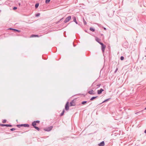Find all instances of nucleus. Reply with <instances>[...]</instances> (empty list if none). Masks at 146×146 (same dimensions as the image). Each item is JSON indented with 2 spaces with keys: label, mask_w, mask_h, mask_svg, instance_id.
<instances>
[{
  "label": "nucleus",
  "mask_w": 146,
  "mask_h": 146,
  "mask_svg": "<svg viewBox=\"0 0 146 146\" xmlns=\"http://www.w3.org/2000/svg\"><path fill=\"white\" fill-rule=\"evenodd\" d=\"M32 125L33 126V127L34 128H35L38 131H39L40 130V128L39 127L36 126V123L35 122V121L32 123Z\"/></svg>",
  "instance_id": "obj_1"
},
{
  "label": "nucleus",
  "mask_w": 146,
  "mask_h": 146,
  "mask_svg": "<svg viewBox=\"0 0 146 146\" xmlns=\"http://www.w3.org/2000/svg\"><path fill=\"white\" fill-rule=\"evenodd\" d=\"M53 127L52 126H50L44 129V131H50L53 128Z\"/></svg>",
  "instance_id": "obj_2"
},
{
  "label": "nucleus",
  "mask_w": 146,
  "mask_h": 146,
  "mask_svg": "<svg viewBox=\"0 0 146 146\" xmlns=\"http://www.w3.org/2000/svg\"><path fill=\"white\" fill-rule=\"evenodd\" d=\"M65 109L66 111H68L69 109V102H67L65 106Z\"/></svg>",
  "instance_id": "obj_3"
},
{
  "label": "nucleus",
  "mask_w": 146,
  "mask_h": 146,
  "mask_svg": "<svg viewBox=\"0 0 146 146\" xmlns=\"http://www.w3.org/2000/svg\"><path fill=\"white\" fill-rule=\"evenodd\" d=\"M71 16H69L67 17L64 21L65 23H66L69 21L71 19Z\"/></svg>",
  "instance_id": "obj_4"
},
{
  "label": "nucleus",
  "mask_w": 146,
  "mask_h": 146,
  "mask_svg": "<svg viewBox=\"0 0 146 146\" xmlns=\"http://www.w3.org/2000/svg\"><path fill=\"white\" fill-rule=\"evenodd\" d=\"M0 125L3 127L6 126L7 127H11L12 126V125H11L5 124H0Z\"/></svg>",
  "instance_id": "obj_5"
},
{
  "label": "nucleus",
  "mask_w": 146,
  "mask_h": 146,
  "mask_svg": "<svg viewBox=\"0 0 146 146\" xmlns=\"http://www.w3.org/2000/svg\"><path fill=\"white\" fill-rule=\"evenodd\" d=\"M104 91V90L102 88H101L100 90H98L97 91V93L98 94H100L102 93V92Z\"/></svg>",
  "instance_id": "obj_6"
},
{
  "label": "nucleus",
  "mask_w": 146,
  "mask_h": 146,
  "mask_svg": "<svg viewBox=\"0 0 146 146\" xmlns=\"http://www.w3.org/2000/svg\"><path fill=\"white\" fill-rule=\"evenodd\" d=\"M76 105L74 103V100H72V101L70 102V106H74Z\"/></svg>",
  "instance_id": "obj_7"
},
{
  "label": "nucleus",
  "mask_w": 146,
  "mask_h": 146,
  "mask_svg": "<svg viewBox=\"0 0 146 146\" xmlns=\"http://www.w3.org/2000/svg\"><path fill=\"white\" fill-rule=\"evenodd\" d=\"M88 93L91 95H93L94 94L93 90H92L90 91H89Z\"/></svg>",
  "instance_id": "obj_8"
},
{
  "label": "nucleus",
  "mask_w": 146,
  "mask_h": 146,
  "mask_svg": "<svg viewBox=\"0 0 146 146\" xmlns=\"http://www.w3.org/2000/svg\"><path fill=\"white\" fill-rule=\"evenodd\" d=\"M105 145L104 142V141H102L101 143H100L98 145L99 146H104Z\"/></svg>",
  "instance_id": "obj_9"
},
{
  "label": "nucleus",
  "mask_w": 146,
  "mask_h": 146,
  "mask_svg": "<svg viewBox=\"0 0 146 146\" xmlns=\"http://www.w3.org/2000/svg\"><path fill=\"white\" fill-rule=\"evenodd\" d=\"M106 46L104 44L102 46V50L103 52H104L106 48Z\"/></svg>",
  "instance_id": "obj_10"
},
{
  "label": "nucleus",
  "mask_w": 146,
  "mask_h": 146,
  "mask_svg": "<svg viewBox=\"0 0 146 146\" xmlns=\"http://www.w3.org/2000/svg\"><path fill=\"white\" fill-rule=\"evenodd\" d=\"M9 29L12 30L14 31L17 32H21V31L20 30H19L18 29H13V28H10Z\"/></svg>",
  "instance_id": "obj_11"
},
{
  "label": "nucleus",
  "mask_w": 146,
  "mask_h": 146,
  "mask_svg": "<svg viewBox=\"0 0 146 146\" xmlns=\"http://www.w3.org/2000/svg\"><path fill=\"white\" fill-rule=\"evenodd\" d=\"M98 97V96H94L92 97L91 99H90V100L91 101H92L94 99L97 98Z\"/></svg>",
  "instance_id": "obj_12"
},
{
  "label": "nucleus",
  "mask_w": 146,
  "mask_h": 146,
  "mask_svg": "<svg viewBox=\"0 0 146 146\" xmlns=\"http://www.w3.org/2000/svg\"><path fill=\"white\" fill-rule=\"evenodd\" d=\"M73 21L75 22L76 24H78V23L76 21V18L75 17H73Z\"/></svg>",
  "instance_id": "obj_13"
},
{
  "label": "nucleus",
  "mask_w": 146,
  "mask_h": 146,
  "mask_svg": "<svg viewBox=\"0 0 146 146\" xmlns=\"http://www.w3.org/2000/svg\"><path fill=\"white\" fill-rule=\"evenodd\" d=\"M38 35H31V37H38Z\"/></svg>",
  "instance_id": "obj_14"
},
{
  "label": "nucleus",
  "mask_w": 146,
  "mask_h": 146,
  "mask_svg": "<svg viewBox=\"0 0 146 146\" xmlns=\"http://www.w3.org/2000/svg\"><path fill=\"white\" fill-rule=\"evenodd\" d=\"M96 41L97 42H98V43H99V42H100V40L97 37H96Z\"/></svg>",
  "instance_id": "obj_15"
},
{
  "label": "nucleus",
  "mask_w": 146,
  "mask_h": 146,
  "mask_svg": "<svg viewBox=\"0 0 146 146\" xmlns=\"http://www.w3.org/2000/svg\"><path fill=\"white\" fill-rule=\"evenodd\" d=\"M29 125L27 124H23V127H29Z\"/></svg>",
  "instance_id": "obj_16"
},
{
  "label": "nucleus",
  "mask_w": 146,
  "mask_h": 146,
  "mask_svg": "<svg viewBox=\"0 0 146 146\" xmlns=\"http://www.w3.org/2000/svg\"><path fill=\"white\" fill-rule=\"evenodd\" d=\"M90 30L92 31V32H94L95 31V29L94 28H93L92 27H90Z\"/></svg>",
  "instance_id": "obj_17"
},
{
  "label": "nucleus",
  "mask_w": 146,
  "mask_h": 146,
  "mask_svg": "<svg viewBox=\"0 0 146 146\" xmlns=\"http://www.w3.org/2000/svg\"><path fill=\"white\" fill-rule=\"evenodd\" d=\"M111 99V98H109L108 99H107L105 100H104L103 102H102V103H103L104 102H106L108 101L110 99Z\"/></svg>",
  "instance_id": "obj_18"
},
{
  "label": "nucleus",
  "mask_w": 146,
  "mask_h": 146,
  "mask_svg": "<svg viewBox=\"0 0 146 146\" xmlns=\"http://www.w3.org/2000/svg\"><path fill=\"white\" fill-rule=\"evenodd\" d=\"M83 19L84 24V25H86L87 24L86 22V21L84 19V18H83Z\"/></svg>",
  "instance_id": "obj_19"
},
{
  "label": "nucleus",
  "mask_w": 146,
  "mask_h": 146,
  "mask_svg": "<svg viewBox=\"0 0 146 146\" xmlns=\"http://www.w3.org/2000/svg\"><path fill=\"white\" fill-rule=\"evenodd\" d=\"M39 4L38 3H36L35 5V8H37L39 6Z\"/></svg>",
  "instance_id": "obj_20"
},
{
  "label": "nucleus",
  "mask_w": 146,
  "mask_h": 146,
  "mask_svg": "<svg viewBox=\"0 0 146 146\" xmlns=\"http://www.w3.org/2000/svg\"><path fill=\"white\" fill-rule=\"evenodd\" d=\"M64 110H63L62 113L60 114V116H62L63 115H64Z\"/></svg>",
  "instance_id": "obj_21"
},
{
  "label": "nucleus",
  "mask_w": 146,
  "mask_h": 146,
  "mask_svg": "<svg viewBox=\"0 0 146 146\" xmlns=\"http://www.w3.org/2000/svg\"><path fill=\"white\" fill-rule=\"evenodd\" d=\"M50 0H46L45 3L46 4L48 3L50 1Z\"/></svg>",
  "instance_id": "obj_22"
},
{
  "label": "nucleus",
  "mask_w": 146,
  "mask_h": 146,
  "mask_svg": "<svg viewBox=\"0 0 146 146\" xmlns=\"http://www.w3.org/2000/svg\"><path fill=\"white\" fill-rule=\"evenodd\" d=\"M87 102V101H83L82 102V104H86V103Z\"/></svg>",
  "instance_id": "obj_23"
},
{
  "label": "nucleus",
  "mask_w": 146,
  "mask_h": 146,
  "mask_svg": "<svg viewBox=\"0 0 146 146\" xmlns=\"http://www.w3.org/2000/svg\"><path fill=\"white\" fill-rule=\"evenodd\" d=\"M40 15V13H38L37 14H36L35 16L36 17H38Z\"/></svg>",
  "instance_id": "obj_24"
},
{
  "label": "nucleus",
  "mask_w": 146,
  "mask_h": 146,
  "mask_svg": "<svg viewBox=\"0 0 146 146\" xmlns=\"http://www.w3.org/2000/svg\"><path fill=\"white\" fill-rule=\"evenodd\" d=\"M124 57L123 56H121V57H120V60H123L124 59Z\"/></svg>",
  "instance_id": "obj_25"
},
{
  "label": "nucleus",
  "mask_w": 146,
  "mask_h": 146,
  "mask_svg": "<svg viewBox=\"0 0 146 146\" xmlns=\"http://www.w3.org/2000/svg\"><path fill=\"white\" fill-rule=\"evenodd\" d=\"M35 122L36 123H39L40 122V121L39 120H36V121H35Z\"/></svg>",
  "instance_id": "obj_26"
},
{
  "label": "nucleus",
  "mask_w": 146,
  "mask_h": 146,
  "mask_svg": "<svg viewBox=\"0 0 146 146\" xmlns=\"http://www.w3.org/2000/svg\"><path fill=\"white\" fill-rule=\"evenodd\" d=\"M16 129L15 128H11L10 129V130L11 131H13L15 130Z\"/></svg>",
  "instance_id": "obj_27"
},
{
  "label": "nucleus",
  "mask_w": 146,
  "mask_h": 146,
  "mask_svg": "<svg viewBox=\"0 0 146 146\" xmlns=\"http://www.w3.org/2000/svg\"><path fill=\"white\" fill-rule=\"evenodd\" d=\"M7 121V120L6 119H4L3 120V121H2V122L3 123H5Z\"/></svg>",
  "instance_id": "obj_28"
},
{
  "label": "nucleus",
  "mask_w": 146,
  "mask_h": 146,
  "mask_svg": "<svg viewBox=\"0 0 146 146\" xmlns=\"http://www.w3.org/2000/svg\"><path fill=\"white\" fill-rule=\"evenodd\" d=\"M99 43L102 46L104 45L103 43L101 42H99Z\"/></svg>",
  "instance_id": "obj_29"
},
{
  "label": "nucleus",
  "mask_w": 146,
  "mask_h": 146,
  "mask_svg": "<svg viewBox=\"0 0 146 146\" xmlns=\"http://www.w3.org/2000/svg\"><path fill=\"white\" fill-rule=\"evenodd\" d=\"M100 85H101L100 84H98L96 86H97V88H99L100 86Z\"/></svg>",
  "instance_id": "obj_30"
},
{
  "label": "nucleus",
  "mask_w": 146,
  "mask_h": 146,
  "mask_svg": "<svg viewBox=\"0 0 146 146\" xmlns=\"http://www.w3.org/2000/svg\"><path fill=\"white\" fill-rule=\"evenodd\" d=\"M17 9V7H14L13 8V9L14 10H16Z\"/></svg>",
  "instance_id": "obj_31"
},
{
  "label": "nucleus",
  "mask_w": 146,
  "mask_h": 146,
  "mask_svg": "<svg viewBox=\"0 0 146 146\" xmlns=\"http://www.w3.org/2000/svg\"><path fill=\"white\" fill-rule=\"evenodd\" d=\"M17 126L18 127H21L20 126V124H19V125H17Z\"/></svg>",
  "instance_id": "obj_32"
},
{
  "label": "nucleus",
  "mask_w": 146,
  "mask_h": 146,
  "mask_svg": "<svg viewBox=\"0 0 146 146\" xmlns=\"http://www.w3.org/2000/svg\"><path fill=\"white\" fill-rule=\"evenodd\" d=\"M117 70H118V68H117L115 71V72H114L115 73L117 71Z\"/></svg>",
  "instance_id": "obj_33"
},
{
  "label": "nucleus",
  "mask_w": 146,
  "mask_h": 146,
  "mask_svg": "<svg viewBox=\"0 0 146 146\" xmlns=\"http://www.w3.org/2000/svg\"><path fill=\"white\" fill-rule=\"evenodd\" d=\"M20 125L21 127L23 126V124H20Z\"/></svg>",
  "instance_id": "obj_34"
},
{
  "label": "nucleus",
  "mask_w": 146,
  "mask_h": 146,
  "mask_svg": "<svg viewBox=\"0 0 146 146\" xmlns=\"http://www.w3.org/2000/svg\"><path fill=\"white\" fill-rule=\"evenodd\" d=\"M144 133H146V129L144 131Z\"/></svg>",
  "instance_id": "obj_35"
},
{
  "label": "nucleus",
  "mask_w": 146,
  "mask_h": 146,
  "mask_svg": "<svg viewBox=\"0 0 146 146\" xmlns=\"http://www.w3.org/2000/svg\"><path fill=\"white\" fill-rule=\"evenodd\" d=\"M63 19V18H62V19H61L60 20V21H61V20H62Z\"/></svg>",
  "instance_id": "obj_36"
},
{
  "label": "nucleus",
  "mask_w": 146,
  "mask_h": 146,
  "mask_svg": "<svg viewBox=\"0 0 146 146\" xmlns=\"http://www.w3.org/2000/svg\"><path fill=\"white\" fill-rule=\"evenodd\" d=\"M19 5H21V4H20V3H19Z\"/></svg>",
  "instance_id": "obj_37"
},
{
  "label": "nucleus",
  "mask_w": 146,
  "mask_h": 146,
  "mask_svg": "<svg viewBox=\"0 0 146 146\" xmlns=\"http://www.w3.org/2000/svg\"><path fill=\"white\" fill-rule=\"evenodd\" d=\"M104 29H105V30H106V28H104Z\"/></svg>",
  "instance_id": "obj_38"
},
{
  "label": "nucleus",
  "mask_w": 146,
  "mask_h": 146,
  "mask_svg": "<svg viewBox=\"0 0 146 146\" xmlns=\"http://www.w3.org/2000/svg\"><path fill=\"white\" fill-rule=\"evenodd\" d=\"M145 110H146V107L145 108Z\"/></svg>",
  "instance_id": "obj_39"
},
{
  "label": "nucleus",
  "mask_w": 146,
  "mask_h": 146,
  "mask_svg": "<svg viewBox=\"0 0 146 146\" xmlns=\"http://www.w3.org/2000/svg\"><path fill=\"white\" fill-rule=\"evenodd\" d=\"M138 113V112L136 113H135V114H137V113Z\"/></svg>",
  "instance_id": "obj_40"
}]
</instances>
